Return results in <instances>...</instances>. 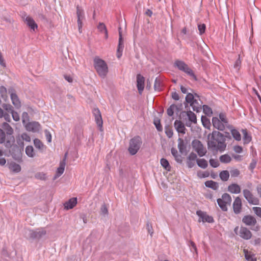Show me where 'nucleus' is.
Instances as JSON below:
<instances>
[{"instance_id":"nucleus-46","label":"nucleus","mask_w":261,"mask_h":261,"mask_svg":"<svg viewBox=\"0 0 261 261\" xmlns=\"http://www.w3.org/2000/svg\"><path fill=\"white\" fill-rule=\"evenodd\" d=\"M171 153H172V154L175 158V160L177 162H181V160L180 159V156L179 155H178V152H177V150L175 148H172L171 149Z\"/></svg>"},{"instance_id":"nucleus-5","label":"nucleus","mask_w":261,"mask_h":261,"mask_svg":"<svg viewBox=\"0 0 261 261\" xmlns=\"http://www.w3.org/2000/svg\"><path fill=\"white\" fill-rule=\"evenodd\" d=\"M243 194L245 198L247 200L248 202L250 204L253 205H258L259 203V200L258 198L253 195L252 192L248 189H244L243 190Z\"/></svg>"},{"instance_id":"nucleus-37","label":"nucleus","mask_w":261,"mask_h":261,"mask_svg":"<svg viewBox=\"0 0 261 261\" xmlns=\"http://www.w3.org/2000/svg\"><path fill=\"white\" fill-rule=\"evenodd\" d=\"M231 134L233 138L237 141H239L241 140V136L239 132L236 129H232L231 130Z\"/></svg>"},{"instance_id":"nucleus-16","label":"nucleus","mask_w":261,"mask_h":261,"mask_svg":"<svg viewBox=\"0 0 261 261\" xmlns=\"http://www.w3.org/2000/svg\"><path fill=\"white\" fill-rule=\"evenodd\" d=\"M25 128L28 131L36 132L40 130V125L37 122H31L25 125Z\"/></svg>"},{"instance_id":"nucleus-26","label":"nucleus","mask_w":261,"mask_h":261,"mask_svg":"<svg viewBox=\"0 0 261 261\" xmlns=\"http://www.w3.org/2000/svg\"><path fill=\"white\" fill-rule=\"evenodd\" d=\"M65 165V159H64L60 163V166L57 169V173L55 177V178L59 177L63 173L64 171Z\"/></svg>"},{"instance_id":"nucleus-62","label":"nucleus","mask_w":261,"mask_h":261,"mask_svg":"<svg viewBox=\"0 0 261 261\" xmlns=\"http://www.w3.org/2000/svg\"><path fill=\"white\" fill-rule=\"evenodd\" d=\"M22 122L25 123V121L29 120L28 114L27 112H23L22 115Z\"/></svg>"},{"instance_id":"nucleus-48","label":"nucleus","mask_w":261,"mask_h":261,"mask_svg":"<svg viewBox=\"0 0 261 261\" xmlns=\"http://www.w3.org/2000/svg\"><path fill=\"white\" fill-rule=\"evenodd\" d=\"M219 119L221 122H222L225 125L228 122L226 115L223 113H220L219 116Z\"/></svg>"},{"instance_id":"nucleus-28","label":"nucleus","mask_w":261,"mask_h":261,"mask_svg":"<svg viewBox=\"0 0 261 261\" xmlns=\"http://www.w3.org/2000/svg\"><path fill=\"white\" fill-rule=\"evenodd\" d=\"M179 112V109L177 106L175 105H172L167 111V114L169 116H172L174 113H178Z\"/></svg>"},{"instance_id":"nucleus-2","label":"nucleus","mask_w":261,"mask_h":261,"mask_svg":"<svg viewBox=\"0 0 261 261\" xmlns=\"http://www.w3.org/2000/svg\"><path fill=\"white\" fill-rule=\"evenodd\" d=\"M94 68L99 76L105 78L108 73V67L107 63L98 57L93 60Z\"/></svg>"},{"instance_id":"nucleus-13","label":"nucleus","mask_w":261,"mask_h":261,"mask_svg":"<svg viewBox=\"0 0 261 261\" xmlns=\"http://www.w3.org/2000/svg\"><path fill=\"white\" fill-rule=\"evenodd\" d=\"M9 92L10 93V97L13 105L16 108L19 109L21 107V102L13 89H9Z\"/></svg>"},{"instance_id":"nucleus-18","label":"nucleus","mask_w":261,"mask_h":261,"mask_svg":"<svg viewBox=\"0 0 261 261\" xmlns=\"http://www.w3.org/2000/svg\"><path fill=\"white\" fill-rule=\"evenodd\" d=\"M24 20L27 25L33 31L37 29L38 25L32 17L27 16Z\"/></svg>"},{"instance_id":"nucleus-33","label":"nucleus","mask_w":261,"mask_h":261,"mask_svg":"<svg viewBox=\"0 0 261 261\" xmlns=\"http://www.w3.org/2000/svg\"><path fill=\"white\" fill-rule=\"evenodd\" d=\"M197 164L199 167L205 169L207 166V162L204 159H199L196 160Z\"/></svg>"},{"instance_id":"nucleus-45","label":"nucleus","mask_w":261,"mask_h":261,"mask_svg":"<svg viewBox=\"0 0 261 261\" xmlns=\"http://www.w3.org/2000/svg\"><path fill=\"white\" fill-rule=\"evenodd\" d=\"M202 123L204 127L209 128L211 125L210 120L206 117H201Z\"/></svg>"},{"instance_id":"nucleus-60","label":"nucleus","mask_w":261,"mask_h":261,"mask_svg":"<svg viewBox=\"0 0 261 261\" xmlns=\"http://www.w3.org/2000/svg\"><path fill=\"white\" fill-rule=\"evenodd\" d=\"M3 108L9 112H12L13 111V108L10 105L5 104L3 105Z\"/></svg>"},{"instance_id":"nucleus-38","label":"nucleus","mask_w":261,"mask_h":261,"mask_svg":"<svg viewBox=\"0 0 261 261\" xmlns=\"http://www.w3.org/2000/svg\"><path fill=\"white\" fill-rule=\"evenodd\" d=\"M97 28L101 32H104L105 34V38L107 39L108 37V33L105 24L103 23H99Z\"/></svg>"},{"instance_id":"nucleus-25","label":"nucleus","mask_w":261,"mask_h":261,"mask_svg":"<svg viewBox=\"0 0 261 261\" xmlns=\"http://www.w3.org/2000/svg\"><path fill=\"white\" fill-rule=\"evenodd\" d=\"M228 191L232 194H239L241 192V187L237 184H232L228 186Z\"/></svg>"},{"instance_id":"nucleus-64","label":"nucleus","mask_w":261,"mask_h":261,"mask_svg":"<svg viewBox=\"0 0 261 261\" xmlns=\"http://www.w3.org/2000/svg\"><path fill=\"white\" fill-rule=\"evenodd\" d=\"M198 176L200 178L206 177L208 176L209 174L206 172H199L198 173Z\"/></svg>"},{"instance_id":"nucleus-57","label":"nucleus","mask_w":261,"mask_h":261,"mask_svg":"<svg viewBox=\"0 0 261 261\" xmlns=\"http://www.w3.org/2000/svg\"><path fill=\"white\" fill-rule=\"evenodd\" d=\"M11 114H12V116L13 119L15 121H18L19 120V119H20L19 115L18 114V113L13 111H12Z\"/></svg>"},{"instance_id":"nucleus-10","label":"nucleus","mask_w":261,"mask_h":261,"mask_svg":"<svg viewBox=\"0 0 261 261\" xmlns=\"http://www.w3.org/2000/svg\"><path fill=\"white\" fill-rule=\"evenodd\" d=\"M92 113L94 116L95 121L101 132L103 131L102 124L103 121L102 116L98 108H94L92 111Z\"/></svg>"},{"instance_id":"nucleus-51","label":"nucleus","mask_w":261,"mask_h":261,"mask_svg":"<svg viewBox=\"0 0 261 261\" xmlns=\"http://www.w3.org/2000/svg\"><path fill=\"white\" fill-rule=\"evenodd\" d=\"M234 151L237 153H241L243 152V147L239 145H235L233 147Z\"/></svg>"},{"instance_id":"nucleus-44","label":"nucleus","mask_w":261,"mask_h":261,"mask_svg":"<svg viewBox=\"0 0 261 261\" xmlns=\"http://www.w3.org/2000/svg\"><path fill=\"white\" fill-rule=\"evenodd\" d=\"M34 144L36 148L39 149H42L44 146L42 142L38 139H34Z\"/></svg>"},{"instance_id":"nucleus-9","label":"nucleus","mask_w":261,"mask_h":261,"mask_svg":"<svg viewBox=\"0 0 261 261\" xmlns=\"http://www.w3.org/2000/svg\"><path fill=\"white\" fill-rule=\"evenodd\" d=\"M76 15L77 18V25L79 31L80 33L82 32L83 21L85 19L84 10L79 5L76 6Z\"/></svg>"},{"instance_id":"nucleus-41","label":"nucleus","mask_w":261,"mask_h":261,"mask_svg":"<svg viewBox=\"0 0 261 261\" xmlns=\"http://www.w3.org/2000/svg\"><path fill=\"white\" fill-rule=\"evenodd\" d=\"M7 89L4 87H0V94L1 95L2 98L5 100L6 101L7 99Z\"/></svg>"},{"instance_id":"nucleus-27","label":"nucleus","mask_w":261,"mask_h":261,"mask_svg":"<svg viewBox=\"0 0 261 261\" xmlns=\"http://www.w3.org/2000/svg\"><path fill=\"white\" fill-rule=\"evenodd\" d=\"M242 133L243 134V140L244 144H248L251 141V137L248 134L247 129H242Z\"/></svg>"},{"instance_id":"nucleus-56","label":"nucleus","mask_w":261,"mask_h":261,"mask_svg":"<svg viewBox=\"0 0 261 261\" xmlns=\"http://www.w3.org/2000/svg\"><path fill=\"white\" fill-rule=\"evenodd\" d=\"M154 124L155 125L156 129L159 131H161L162 130V126L160 123V120H155L154 121Z\"/></svg>"},{"instance_id":"nucleus-19","label":"nucleus","mask_w":261,"mask_h":261,"mask_svg":"<svg viewBox=\"0 0 261 261\" xmlns=\"http://www.w3.org/2000/svg\"><path fill=\"white\" fill-rule=\"evenodd\" d=\"M242 221L248 226L254 225L256 223L255 218L250 215L245 216L243 218Z\"/></svg>"},{"instance_id":"nucleus-40","label":"nucleus","mask_w":261,"mask_h":261,"mask_svg":"<svg viewBox=\"0 0 261 261\" xmlns=\"http://www.w3.org/2000/svg\"><path fill=\"white\" fill-rule=\"evenodd\" d=\"M190 105L192 107L193 111L197 112L199 111V110L201 108V106L196 99Z\"/></svg>"},{"instance_id":"nucleus-43","label":"nucleus","mask_w":261,"mask_h":261,"mask_svg":"<svg viewBox=\"0 0 261 261\" xmlns=\"http://www.w3.org/2000/svg\"><path fill=\"white\" fill-rule=\"evenodd\" d=\"M25 152L30 157H33L34 155V149L32 146H28L26 147Z\"/></svg>"},{"instance_id":"nucleus-49","label":"nucleus","mask_w":261,"mask_h":261,"mask_svg":"<svg viewBox=\"0 0 261 261\" xmlns=\"http://www.w3.org/2000/svg\"><path fill=\"white\" fill-rule=\"evenodd\" d=\"M210 164L211 166L214 168L217 167L219 165L218 161L213 159L210 160Z\"/></svg>"},{"instance_id":"nucleus-1","label":"nucleus","mask_w":261,"mask_h":261,"mask_svg":"<svg viewBox=\"0 0 261 261\" xmlns=\"http://www.w3.org/2000/svg\"><path fill=\"white\" fill-rule=\"evenodd\" d=\"M207 146L214 151H224L226 147L224 135L218 131H213L208 135Z\"/></svg>"},{"instance_id":"nucleus-61","label":"nucleus","mask_w":261,"mask_h":261,"mask_svg":"<svg viewBox=\"0 0 261 261\" xmlns=\"http://www.w3.org/2000/svg\"><path fill=\"white\" fill-rule=\"evenodd\" d=\"M232 158L237 161H241L243 160V155L240 154H232Z\"/></svg>"},{"instance_id":"nucleus-24","label":"nucleus","mask_w":261,"mask_h":261,"mask_svg":"<svg viewBox=\"0 0 261 261\" xmlns=\"http://www.w3.org/2000/svg\"><path fill=\"white\" fill-rule=\"evenodd\" d=\"M77 204V198H70L68 201L64 203V208L66 210L73 208Z\"/></svg>"},{"instance_id":"nucleus-15","label":"nucleus","mask_w":261,"mask_h":261,"mask_svg":"<svg viewBox=\"0 0 261 261\" xmlns=\"http://www.w3.org/2000/svg\"><path fill=\"white\" fill-rule=\"evenodd\" d=\"M242 203L241 199L239 197H237L233 203V209L235 214L240 213L242 210Z\"/></svg>"},{"instance_id":"nucleus-55","label":"nucleus","mask_w":261,"mask_h":261,"mask_svg":"<svg viewBox=\"0 0 261 261\" xmlns=\"http://www.w3.org/2000/svg\"><path fill=\"white\" fill-rule=\"evenodd\" d=\"M230 174L232 177H237L240 174V171L237 169L230 170Z\"/></svg>"},{"instance_id":"nucleus-31","label":"nucleus","mask_w":261,"mask_h":261,"mask_svg":"<svg viewBox=\"0 0 261 261\" xmlns=\"http://www.w3.org/2000/svg\"><path fill=\"white\" fill-rule=\"evenodd\" d=\"M205 185L208 188H210L213 190H217L219 186L217 182L213 180H208L205 182Z\"/></svg>"},{"instance_id":"nucleus-63","label":"nucleus","mask_w":261,"mask_h":261,"mask_svg":"<svg viewBox=\"0 0 261 261\" xmlns=\"http://www.w3.org/2000/svg\"><path fill=\"white\" fill-rule=\"evenodd\" d=\"M14 142V138L13 137H10L9 140L7 142L6 146L7 147L11 146L12 144Z\"/></svg>"},{"instance_id":"nucleus-30","label":"nucleus","mask_w":261,"mask_h":261,"mask_svg":"<svg viewBox=\"0 0 261 261\" xmlns=\"http://www.w3.org/2000/svg\"><path fill=\"white\" fill-rule=\"evenodd\" d=\"M20 138L26 142H30L31 138L26 133H23L21 135L20 137L18 139V143L20 145L23 146V143L20 140Z\"/></svg>"},{"instance_id":"nucleus-35","label":"nucleus","mask_w":261,"mask_h":261,"mask_svg":"<svg viewBox=\"0 0 261 261\" xmlns=\"http://www.w3.org/2000/svg\"><path fill=\"white\" fill-rule=\"evenodd\" d=\"M219 176L222 180L226 181L229 179V173L228 171L224 170L220 172Z\"/></svg>"},{"instance_id":"nucleus-54","label":"nucleus","mask_w":261,"mask_h":261,"mask_svg":"<svg viewBox=\"0 0 261 261\" xmlns=\"http://www.w3.org/2000/svg\"><path fill=\"white\" fill-rule=\"evenodd\" d=\"M205 25L204 24H200L198 26V30L200 35H202L205 32Z\"/></svg>"},{"instance_id":"nucleus-58","label":"nucleus","mask_w":261,"mask_h":261,"mask_svg":"<svg viewBox=\"0 0 261 261\" xmlns=\"http://www.w3.org/2000/svg\"><path fill=\"white\" fill-rule=\"evenodd\" d=\"M5 134L4 132L0 128V143L4 142L5 140Z\"/></svg>"},{"instance_id":"nucleus-32","label":"nucleus","mask_w":261,"mask_h":261,"mask_svg":"<svg viewBox=\"0 0 261 261\" xmlns=\"http://www.w3.org/2000/svg\"><path fill=\"white\" fill-rule=\"evenodd\" d=\"M2 128L5 130L8 135H12L13 133V129L12 127L7 123L4 122L2 124Z\"/></svg>"},{"instance_id":"nucleus-47","label":"nucleus","mask_w":261,"mask_h":261,"mask_svg":"<svg viewBox=\"0 0 261 261\" xmlns=\"http://www.w3.org/2000/svg\"><path fill=\"white\" fill-rule=\"evenodd\" d=\"M195 99L194 98L193 95L191 93L188 94L186 97V100L187 102L190 105L192 103V102H193Z\"/></svg>"},{"instance_id":"nucleus-23","label":"nucleus","mask_w":261,"mask_h":261,"mask_svg":"<svg viewBox=\"0 0 261 261\" xmlns=\"http://www.w3.org/2000/svg\"><path fill=\"white\" fill-rule=\"evenodd\" d=\"M119 44L117 50V57L118 58H120L122 56V53L123 49V40L121 33L119 32Z\"/></svg>"},{"instance_id":"nucleus-50","label":"nucleus","mask_w":261,"mask_h":261,"mask_svg":"<svg viewBox=\"0 0 261 261\" xmlns=\"http://www.w3.org/2000/svg\"><path fill=\"white\" fill-rule=\"evenodd\" d=\"M165 133L169 138L172 137L173 134L172 129L170 127H165Z\"/></svg>"},{"instance_id":"nucleus-34","label":"nucleus","mask_w":261,"mask_h":261,"mask_svg":"<svg viewBox=\"0 0 261 261\" xmlns=\"http://www.w3.org/2000/svg\"><path fill=\"white\" fill-rule=\"evenodd\" d=\"M160 163L164 169L168 171H170L171 166L169 165L168 161L166 159L164 158L161 159L160 160Z\"/></svg>"},{"instance_id":"nucleus-53","label":"nucleus","mask_w":261,"mask_h":261,"mask_svg":"<svg viewBox=\"0 0 261 261\" xmlns=\"http://www.w3.org/2000/svg\"><path fill=\"white\" fill-rule=\"evenodd\" d=\"M241 61L240 59V55H239V58L236 61L234 64V68L239 70L241 67Z\"/></svg>"},{"instance_id":"nucleus-11","label":"nucleus","mask_w":261,"mask_h":261,"mask_svg":"<svg viewBox=\"0 0 261 261\" xmlns=\"http://www.w3.org/2000/svg\"><path fill=\"white\" fill-rule=\"evenodd\" d=\"M238 229V227H237L234 229V231L237 234H239L240 237L243 238L244 239L248 240L251 238L252 233L251 231L247 228L244 227H241L238 233L237 231Z\"/></svg>"},{"instance_id":"nucleus-59","label":"nucleus","mask_w":261,"mask_h":261,"mask_svg":"<svg viewBox=\"0 0 261 261\" xmlns=\"http://www.w3.org/2000/svg\"><path fill=\"white\" fill-rule=\"evenodd\" d=\"M36 178L40 179H45L46 178V175L43 173H38L35 175Z\"/></svg>"},{"instance_id":"nucleus-42","label":"nucleus","mask_w":261,"mask_h":261,"mask_svg":"<svg viewBox=\"0 0 261 261\" xmlns=\"http://www.w3.org/2000/svg\"><path fill=\"white\" fill-rule=\"evenodd\" d=\"M187 115H188L189 120L190 121H191L192 122L194 123H195L196 122V121H197L196 116L193 112H192L191 111H189L188 112Z\"/></svg>"},{"instance_id":"nucleus-8","label":"nucleus","mask_w":261,"mask_h":261,"mask_svg":"<svg viewBox=\"0 0 261 261\" xmlns=\"http://www.w3.org/2000/svg\"><path fill=\"white\" fill-rule=\"evenodd\" d=\"M192 146L194 150L197 152L200 156H203L206 153V149L201 142L198 140H194L192 142Z\"/></svg>"},{"instance_id":"nucleus-20","label":"nucleus","mask_w":261,"mask_h":261,"mask_svg":"<svg viewBox=\"0 0 261 261\" xmlns=\"http://www.w3.org/2000/svg\"><path fill=\"white\" fill-rule=\"evenodd\" d=\"M212 123L214 127L219 130H223L225 128V125L217 117H214L212 119Z\"/></svg>"},{"instance_id":"nucleus-22","label":"nucleus","mask_w":261,"mask_h":261,"mask_svg":"<svg viewBox=\"0 0 261 261\" xmlns=\"http://www.w3.org/2000/svg\"><path fill=\"white\" fill-rule=\"evenodd\" d=\"M244 256L246 260L247 261H256L257 259L255 257V254L252 251H249L247 249H244L243 250Z\"/></svg>"},{"instance_id":"nucleus-3","label":"nucleus","mask_w":261,"mask_h":261,"mask_svg":"<svg viewBox=\"0 0 261 261\" xmlns=\"http://www.w3.org/2000/svg\"><path fill=\"white\" fill-rule=\"evenodd\" d=\"M142 144L141 138L136 136L132 138L129 142L128 151L132 155H135L139 150Z\"/></svg>"},{"instance_id":"nucleus-7","label":"nucleus","mask_w":261,"mask_h":261,"mask_svg":"<svg viewBox=\"0 0 261 261\" xmlns=\"http://www.w3.org/2000/svg\"><path fill=\"white\" fill-rule=\"evenodd\" d=\"M174 65L179 70L185 72L190 76H194V74L193 71L184 61L180 60H176L174 62Z\"/></svg>"},{"instance_id":"nucleus-52","label":"nucleus","mask_w":261,"mask_h":261,"mask_svg":"<svg viewBox=\"0 0 261 261\" xmlns=\"http://www.w3.org/2000/svg\"><path fill=\"white\" fill-rule=\"evenodd\" d=\"M254 213L259 217L261 218V207H253L252 208Z\"/></svg>"},{"instance_id":"nucleus-4","label":"nucleus","mask_w":261,"mask_h":261,"mask_svg":"<svg viewBox=\"0 0 261 261\" xmlns=\"http://www.w3.org/2000/svg\"><path fill=\"white\" fill-rule=\"evenodd\" d=\"M217 202L222 211H227V205H230L231 204V197L228 194L224 193L221 198L217 199Z\"/></svg>"},{"instance_id":"nucleus-21","label":"nucleus","mask_w":261,"mask_h":261,"mask_svg":"<svg viewBox=\"0 0 261 261\" xmlns=\"http://www.w3.org/2000/svg\"><path fill=\"white\" fill-rule=\"evenodd\" d=\"M174 127L178 133L185 134L186 133V127L184 123L179 120H175L174 122Z\"/></svg>"},{"instance_id":"nucleus-36","label":"nucleus","mask_w":261,"mask_h":261,"mask_svg":"<svg viewBox=\"0 0 261 261\" xmlns=\"http://www.w3.org/2000/svg\"><path fill=\"white\" fill-rule=\"evenodd\" d=\"M178 148L181 153H183L186 149V146L182 139L179 138L178 139Z\"/></svg>"},{"instance_id":"nucleus-17","label":"nucleus","mask_w":261,"mask_h":261,"mask_svg":"<svg viewBox=\"0 0 261 261\" xmlns=\"http://www.w3.org/2000/svg\"><path fill=\"white\" fill-rule=\"evenodd\" d=\"M144 77L139 74L137 76V88L140 94H142L144 88Z\"/></svg>"},{"instance_id":"nucleus-12","label":"nucleus","mask_w":261,"mask_h":261,"mask_svg":"<svg viewBox=\"0 0 261 261\" xmlns=\"http://www.w3.org/2000/svg\"><path fill=\"white\" fill-rule=\"evenodd\" d=\"M196 214L199 217L200 219L199 220V222H200L201 220L203 222L212 223L214 222L213 218L208 215L205 212L201 211H197Z\"/></svg>"},{"instance_id":"nucleus-29","label":"nucleus","mask_w":261,"mask_h":261,"mask_svg":"<svg viewBox=\"0 0 261 261\" xmlns=\"http://www.w3.org/2000/svg\"><path fill=\"white\" fill-rule=\"evenodd\" d=\"M9 168L11 171L15 173H18L21 170L20 165L14 162L11 163L9 164Z\"/></svg>"},{"instance_id":"nucleus-39","label":"nucleus","mask_w":261,"mask_h":261,"mask_svg":"<svg viewBox=\"0 0 261 261\" xmlns=\"http://www.w3.org/2000/svg\"><path fill=\"white\" fill-rule=\"evenodd\" d=\"M220 161L223 163H228L231 162V158L228 154H225L220 156Z\"/></svg>"},{"instance_id":"nucleus-6","label":"nucleus","mask_w":261,"mask_h":261,"mask_svg":"<svg viewBox=\"0 0 261 261\" xmlns=\"http://www.w3.org/2000/svg\"><path fill=\"white\" fill-rule=\"evenodd\" d=\"M243 194L245 198L247 200L248 202L250 204L253 205H258L259 203V200L258 198L253 195L252 192L248 189H244L243 190Z\"/></svg>"},{"instance_id":"nucleus-14","label":"nucleus","mask_w":261,"mask_h":261,"mask_svg":"<svg viewBox=\"0 0 261 261\" xmlns=\"http://www.w3.org/2000/svg\"><path fill=\"white\" fill-rule=\"evenodd\" d=\"M46 234V231L44 228H40L37 230H31L30 236L32 239H40Z\"/></svg>"}]
</instances>
